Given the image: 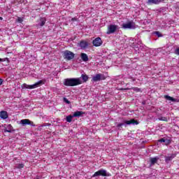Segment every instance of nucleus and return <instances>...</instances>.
Returning <instances> with one entry per match:
<instances>
[{
  "instance_id": "nucleus-33",
  "label": "nucleus",
  "mask_w": 179,
  "mask_h": 179,
  "mask_svg": "<svg viewBox=\"0 0 179 179\" xmlns=\"http://www.w3.org/2000/svg\"><path fill=\"white\" fill-rule=\"evenodd\" d=\"M122 90H129V88L122 89Z\"/></svg>"
},
{
  "instance_id": "nucleus-21",
  "label": "nucleus",
  "mask_w": 179,
  "mask_h": 179,
  "mask_svg": "<svg viewBox=\"0 0 179 179\" xmlns=\"http://www.w3.org/2000/svg\"><path fill=\"white\" fill-rule=\"evenodd\" d=\"M83 114H85V112L83 111H76L73 114V117H82V115H83Z\"/></svg>"
},
{
  "instance_id": "nucleus-18",
  "label": "nucleus",
  "mask_w": 179,
  "mask_h": 179,
  "mask_svg": "<svg viewBox=\"0 0 179 179\" xmlns=\"http://www.w3.org/2000/svg\"><path fill=\"white\" fill-rule=\"evenodd\" d=\"M13 131V127H12V124H8L7 127L4 129V132H9L10 134Z\"/></svg>"
},
{
  "instance_id": "nucleus-29",
  "label": "nucleus",
  "mask_w": 179,
  "mask_h": 179,
  "mask_svg": "<svg viewBox=\"0 0 179 179\" xmlns=\"http://www.w3.org/2000/svg\"><path fill=\"white\" fill-rule=\"evenodd\" d=\"M50 125H51V124H47V123H45V124H43V125H41V127H50Z\"/></svg>"
},
{
  "instance_id": "nucleus-1",
  "label": "nucleus",
  "mask_w": 179,
  "mask_h": 179,
  "mask_svg": "<svg viewBox=\"0 0 179 179\" xmlns=\"http://www.w3.org/2000/svg\"><path fill=\"white\" fill-rule=\"evenodd\" d=\"M81 78H66L64 80L63 83L64 86L73 87L79 86V85H82L83 83L87 82V80H89V76H87L86 74H82Z\"/></svg>"
},
{
  "instance_id": "nucleus-8",
  "label": "nucleus",
  "mask_w": 179,
  "mask_h": 179,
  "mask_svg": "<svg viewBox=\"0 0 179 179\" xmlns=\"http://www.w3.org/2000/svg\"><path fill=\"white\" fill-rule=\"evenodd\" d=\"M20 123L22 124V125H23L24 127V125H31V127H36V124H34V123L30 121V120L29 119L21 120Z\"/></svg>"
},
{
  "instance_id": "nucleus-25",
  "label": "nucleus",
  "mask_w": 179,
  "mask_h": 179,
  "mask_svg": "<svg viewBox=\"0 0 179 179\" xmlns=\"http://www.w3.org/2000/svg\"><path fill=\"white\" fill-rule=\"evenodd\" d=\"M64 102L66 103V104H71V101H69L66 98H64Z\"/></svg>"
},
{
  "instance_id": "nucleus-13",
  "label": "nucleus",
  "mask_w": 179,
  "mask_h": 179,
  "mask_svg": "<svg viewBox=\"0 0 179 179\" xmlns=\"http://www.w3.org/2000/svg\"><path fill=\"white\" fill-rule=\"evenodd\" d=\"M159 157H150V166H155L157 162H159Z\"/></svg>"
},
{
  "instance_id": "nucleus-27",
  "label": "nucleus",
  "mask_w": 179,
  "mask_h": 179,
  "mask_svg": "<svg viewBox=\"0 0 179 179\" xmlns=\"http://www.w3.org/2000/svg\"><path fill=\"white\" fill-rule=\"evenodd\" d=\"M71 22H78V18L77 17H73L71 19Z\"/></svg>"
},
{
  "instance_id": "nucleus-35",
  "label": "nucleus",
  "mask_w": 179,
  "mask_h": 179,
  "mask_svg": "<svg viewBox=\"0 0 179 179\" xmlns=\"http://www.w3.org/2000/svg\"><path fill=\"white\" fill-rule=\"evenodd\" d=\"M3 18H2V17H0V20H2Z\"/></svg>"
},
{
  "instance_id": "nucleus-31",
  "label": "nucleus",
  "mask_w": 179,
  "mask_h": 179,
  "mask_svg": "<svg viewBox=\"0 0 179 179\" xmlns=\"http://www.w3.org/2000/svg\"><path fill=\"white\" fill-rule=\"evenodd\" d=\"M3 83V80L2 78H0V86Z\"/></svg>"
},
{
  "instance_id": "nucleus-36",
  "label": "nucleus",
  "mask_w": 179,
  "mask_h": 179,
  "mask_svg": "<svg viewBox=\"0 0 179 179\" xmlns=\"http://www.w3.org/2000/svg\"><path fill=\"white\" fill-rule=\"evenodd\" d=\"M162 1H164V0H159V3L162 2Z\"/></svg>"
},
{
  "instance_id": "nucleus-17",
  "label": "nucleus",
  "mask_w": 179,
  "mask_h": 179,
  "mask_svg": "<svg viewBox=\"0 0 179 179\" xmlns=\"http://www.w3.org/2000/svg\"><path fill=\"white\" fill-rule=\"evenodd\" d=\"M148 5H159L160 3V0H148Z\"/></svg>"
},
{
  "instance_id": "nucleus-15",
  "label": "nucleus",
  "mask_w": 179,
  "mask_h": 179,
  "mask_svg": "<svg viewBox=\"0 0 179 179\" xmlns=\"http://www.w3.org/2000/svg\"><path fill=\"white\" fill-rule=\"evenodd\" d=\"M8 112L5 111V110H2L0 112V117L2 120H6V118H8Z\"/></svg>"
},
{
  "instance_id": "nucleus-20",
  "label": "nucleus",
  "mask_w": 179,
  "mask_h": 179,
  "mask_svg": "<svg viewBox=\"0 0 179 179\" xmlns=\"http://www.w3.org/2000/svg\"><path fill=\"white\" fill-rule=\"evenodd\" d=\"M164 99H166V100H169V101H173V103H175L176 101H177L176 99H174L173 97H171L169 95H164Z\"/></svg>"
},
{
  "instance_id": "nucleus-30",
  "label": "nucleus",
  "mask_w": 179,
  "mask_h": 179,
  "mask_svg": "<svg viewBox=\"0 0 179 179\" xmlns=\"http://www.w3.org/2000/svg\"><path fill=\"white\" fill-rule=\"evenodd\" d=\"M18 22L20 23H22V22H23V20H22V18H20V17H18Z\"/></svg>"
},
{
  "instance_id": "nucleus-24",
  "label": "nucleus",
  "mask_w": 179,
  "mask_h": 179,
  "mask_svg": "<svg viewBox=\"0 0 179 179\" xmlns=\"http://www.w3.org/2000/svg\"><path fill=\"white\" fill-rule=\"evenodd\" d=\"M123 125H124V123H119V124L117 125V128H118V129H122Z\"/></svg>"
},
{
  "instance_id": "nucleus-26",
  "label": "nucleus",
  "mask_w": 179,
  "mask_h": 179,
  "mask_svg": "<svg viewBox=\"0 0 179 179\" xmlns=\"http://www.w3.org/2000/svg\"><path fill=\"white\" fill-rule=\"evenodd\" d=\"M155 34H156L158 37H162V34H160L159 31H155Z\"/></svg>"
},
{
  "instance_id": "nucleus-7",
  "label": "nucleus",
  "mask_w": 179,
  "mask_h": 179,
  "mask_svg": "<svg viewBox=\"0 0 179 179\" xmlns=\"http://www.w3.org/2000/svg\"><path fill=\"white\" fill-rule=\"evenodd\" d=\"M105 79L106 76H104V74L99 73L92 77L93 82H100V80H104Z\"/></svg>"
},
{
  "instance_id": "nucleus-28",
  "label": "nucleus",
  "mask_w": 179,
  "mask_h": 179,
  "mask_svg": "<svg viewBox=\"0 0 179 179\" xmlns=\"http://www.w3.org/2000/svg\"><path fill=\"white\" fill-rule=\"evenodd\" d=\"M175 54H176V55H179V48H177V49L175 50Z\"/></svg>"
},
{
  "instance_id": "nucleus-19",
  "label": "nucleus",
  "mask_w": 179,
  "mask_h": 179,
  "mask_svg": "<svg viewBox=\"0 0 179 179\" xmlns=\"http://www.w3.org/2000/svg\"><path fill=\"white\" fill-rule=\"evenodd\" d=\"M81 59L84 62H87L89 61V57H87V55L85 53H81Z\"/></svg>"
},
{
  "instance_id": "nucleus-3",
  "label": "nucleus",
  "mask_w": 179,
  "mask_h": 179,
  "mask_svg": "<svg viewBox=\"0 0 179 179\" xmlns=\"http://www.w3.org/2000/svg\"><path fill=\"white\" fill-rule=\"evenodd\" d=\"M117 30H118V25L110 24L108 26L106 34H114V33L117 31Z\"/></svg>"
},
{
  "instance_id": "nucleus-16",
  "label": "nucleus",
  "mask_w": 179,
  "mask_h": 179,
  "mask_svg": "<svg viewBox=\"0 0 179 179\" xmlns=\"http://www.w3.org/2000/svg\"><path fill=\"white\" fill-rule=\"evenodd\" d=\"M158 142H160L161 143H164V145H170L171 141L168 138H162L158 141Z\"/></svg>"
},
{
  "instance_id": "nucleus-9",
  "label": "nucleus",
  "mask_w": 179,
  "mask_h": 179,
  "mask_svg": "<svg viewBox=\"0 0 179 179\" xmlns=\"http://www.w3.org/2000/svg\"><path fill=\"white\" fill-rule=\"evenodd\" d=\"M92 44H93V45H94V47H100V45H101V44H103V41H101V38L98 37V38H95L92 41Z\"/></svg>"
},
{
  "instance_id": "nucleus-2",
  "label": "nucleus",
  "mask_w": 179,
  "mask_h": 179,
  "mask_svg": "<svg viewBox=\"0 0 179 179\" xmlns=\"http://www.w3.org/2000/svg\"><path fill=\"white\" fill-rule=\"evenodd\" d=\"M63 57L64 59H67V61H71V59H73V58H75V53L69 50H65L63 52Z\"/></svg>"
},
{
  "instance_id": "nucleus-34",
  "label": "nucleus",
  "mask_w": 179,
  "mask_h": 179,
  "mask_svg": "<svg viewBox=\"0 0 179 179\" xmlns=\"http://www.w3.org/2000/svg\"><path fill=\"white\" fill-rule=\"evenodd\" d=\"M20 167H21V169H23V167H24L23 164H21V165L20 166Z\"/></svg>"
},
{
  "instance_id": "nucleus-22",
  "label": "nucleus",
  "mask_w": 179,
  "mask_h": 179,
  "mask_svg": "<svg viewBox=\"0 0 179 179\" xmlns=\"http://www.w3.org/2000/svg\"><path fill=\"white\" fill-rule=\"evenodd\" d=\"M72 118H73V115H69L66 117V121L67 122H72Z\"/></svg>"
},
{
  "instance_id": "nucleus-12",
  "label": "nucleus",
  "mask_w": 179,
  "mask_h": 179,
  "mask_svg": "<svg viewBox=\"0 0 179 179\" xmlns=\"http://www.w3.org/2000/svg\"><path fill=\"white\" fill-rule=\"evenodd\" d=\"M89 46V43L85 41H81L79 43V47L81 48V50H85Z\"/></svg>"
},
{
  "instance_id": "nucleus-4",
  "label": "nucleus",
  "mask_w": 179,
  "mask_h": 179,
  "mask_svg": "<svg viewBox=\"0 0 179 179\" xmlns=\"http://www.w3.org/2000/svg\"><path fill=\"white\" fill-rule=\"evenodd\" d=\"M43 84V81L40 80L38 83H36L34 85H29L27 84H23V87L24 89H36V87H38L40 86V85Z\"/></svg>"
},
{
  "instance_id": "nucleus-6",
  "label": "nucleus",
  "mask_w": 179,
  "mask_h": 179,
  "mask_svg": "<svg viewBox=\"0 0 179 179\" xmlns=\"http://www.w3.org/2000/svg\"><path fill=\"white\" fill-rule=\"evenodd\" d=\"M99 176H102V177L108 176V173H107V171L105 169H100L99 171L94 173L92 177H99Z\"/></svg>"
},
{
  "instance_id": "nucleus-10",
  "label": "nucleus",
  "mask_w": 179,
  "mask_h": 179,
  "mask_svg": "<svg viewBox=\"0 0 179 179\" xmlns=\"http://www.w3.org/2000/svg\"><path fill=\"white\" fill-rule=\"evenodd\" d=\"M124 124H125L126 125H138V124H139V122H138V121L135 120V119H131L130 120H124Z\"/></svg>"
},
{
  "instance_id": "nucleus-5",
  "label": "nucleus",
  "mask_w": 179,
  "mask_h": 179,
  "mask_svg": "<svg viewBox=\"0 0 179 179\" xmlns=\"http://www.w3.org/2000/svg\"><path fill=\"white\" fill-rule=\"evenodd\" d=\"M122 29H136V27L135 25V22H129L128 23L126 24H122Z\"/></svg>"
},
{
  "instance_id": "nucleus-23",
  "label": "nucleus",
  "mask_w": 179,
  "mask_h": 179,
  "mask_svg": "<svg viewBox=\"0 0 179 179\" xmlns=\"http://www.w3.org/2000/svg\"><path fill=\"white\" fill-rule=\"evenodd\" d=\"M159 121H165V122H167L168 120L166 117H158Z\"/></svg>"
},
{
  "instance_id": "nucleus-11",
  "label": "nucleus",
  "mask_w": 179,
  "mask_h": 179,
  "mask_svg": "<svg viewBox=\"0 0 179 179\" xmlns=\"http://www.w3.org/2000/svg\"><path fill=\"white\" fill-rule=\"evenodd\" d=\"M45 22H47V20L44 17H41L38 21V24H36V26L38 27H43V26L45 24Z\"/></svg>"
},
{
  "instance_id": "nucleus-32",
  "label": "nucleus",
  "mask_w": 179,
  "mask_h": 179,
  "mask_svg": "<svg viewBox=\"0 0 179 179\" xmlns=\"http://www.w3.org/2000/svg\"><path fill=\"white\" fill-rule=\"evenodd\" d=\"M3 61H5V59L0 58V62H3Z\"/></svg>"
},
{
  "instance_id": "nucleus-14",
  "label": "nucleus",
  "mask_w": 179,
  "mask_h": 179,
  "mask_svg": "<svg viewBox=\"0 0 179 179\" xmlns=\"http://www.w3.org/2000/svg\"><path fill=\"white\" fill-rule=\"evenodd\" d=\"M174 157H176V155H174V154H171L169 156H165L166 163H169V162H171V160H173V159H174Z\"/></svg>"
}]
</instances>
